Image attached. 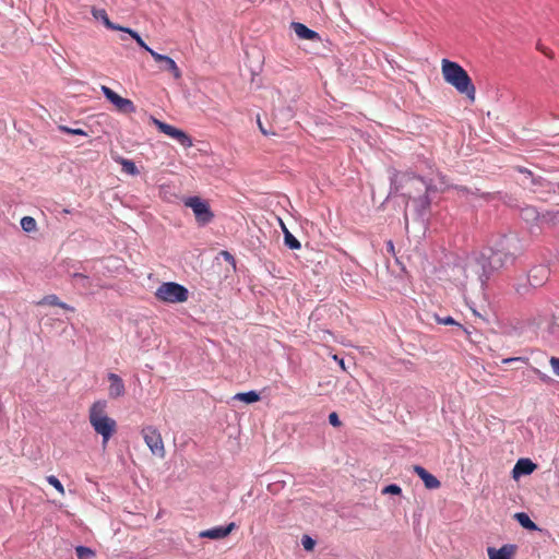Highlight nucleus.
Masks as SVG:
<instances>
[{
    "label": "nucleus",
    "mask_w": 559,
    "mask_h": 559,
    "mask_svg": "<svg viewBox=\"0 0 559 559\" xmlns=\"http://www.w3.org/2000/svg\"><path fill=\"white\" fill-rule=\"evenodd\" d=\"M47 481L56 490H58V492H60L62 496L64 495V488H63L62 484L60 483V480L56 476H53V475L47 476Z\"/></svg>",
    "instance_id": "26"
},
{
    "label": "nucleus",
    "mask_w": 559,
    "mask_h": 559,
    "mask_svg": "<svg viewBox=\"0 0 559 559\" xmlns=\"http://www.w3.org/2000/svg\"><path fill=\"white\" fill-rule=\"evenodd\" d=\"M280 224H281L282 231L285 235V230H288V228L286 227V225L283 223L282 219H280Z\"/></svg>",
    "instance_id": "43"
},
{
    "label": "nucleus",
    "mask_w": 559,
    "mask_h": 559,
    "mask_svg": "<svg viewBox=\"0 0 559 559\" xmlns=\"http://www.w3.org/2000/svg\"><path fill=\"white\" fill-rule=\"evenodd\" d=\"M185 205L187 207L192 209L195 219H197L198 224H200V225L209 224L214 217V214L211 211L207 202L201 200L198 197H192V198L187 199L185 201Z\"/></svg>",
    "instance_id": "5"
},
{
    "label": "nucleus",
    "mask_w": 559,
    "mask_h": 559,
    "mask_svg": "<svg viewBox=\"0 0 559 559\" xmlns=\"http://www.w3.org/2000/svg\"><path fill=\"white\" fill-rule=\"evenodd\" d=\"M136 44L139 45V47H141L142 49H144L145 51H147L150 53V50H153L151 47H148L146 45V43L142 39V37H140L138 40H135Z\"/></svg>",
    "instance_id": "37"
},
{
    "label": "nucleus",
    "mask_w": 559,
    "mask_h": 559,
    "mask_svg": "<svg viewBox=\"0 0 559 559\" xmlns=\"http://www.w3.org/2000/svg\"><path fill=\"white\" fill-rule=\"evenodd\" d=\"M537 49L539 51H542L545 56H547L548 58H552L554 57V53L550 49L544 47L543 45L538 44L537 45Z\"/></svg>",
    "instance_id": "36"
},
{
    "label": "nucleus",
    "mask_w": 559,
    "mask_h": 559,
    "mask_svg": "<svg viewBox=\"0 0 559 559\" xmlns=\"http://www.w3.org/2000/svg\"><path fill=\"white\" fill-rule=\"evenodd\" d=\"M75 552L79 559H90L95 557V551L88 547L78 546Z\"/></svg>",
    "instance_id": "25"
},
{
    "label": "nucleus",
    "mask_w": 559,
    "mask_h": 559,
    "mask_svg": "<svg viewBox=\"0 0 559 559\" xmlns=\"http://www.w3.org/2000/svg\"><path fill=\"white\" fill-rule=\"evenodd\" d=\"M414 472L420 477L424 481L426 488L428 489H438L441 486V483L432 474L427 472L424 467L419 465L414 466Z\"/></svg>",
    "instance_id": "14"
},
{
    "label": "nucleus",
    "mask_w": 559,
    "mask_h": 559,
    "mask_svg": "<svg viewBox=\"0 0 559 559\" xmlns=\"http://www.w3.org/2000/svg\"><path fill=\"white\" fill-rule=\"evenodd\" d=\"M88 420L95 432L102 436L103 445H106L117 431V423L107 415V402L105 400L95 401L91 405Z\"/></svg>",
    "instance_id": "2"
},
{
    "label": "nucleus",
    "mask_w": 559,
    "mask_h": 559,
    "mask_svg": "<svg viewBox=\"0 0 559 559\" xmlns=\"http://www.w3.org/2000/svg\"><path fill=\"white\" fill-rule=\"evenodd\" d=\"M235 400L251 404L260 400V395L255 391H249L243 393H237Z\"/></svg>",
    "instance_id": "20"
},
{
    "label": "nucleus",
    "mask_w": 559,
    "mask_h": 559,
    "mask_svg": "<svg viewBox=\"0 0 559 559\" xmlns=\"http://www.w3.org/2000/svg\"><path fill=\"white\" fill-rule=\"evenodd\" d=\"M487 100L491 103L510 104L515 100L514 94L506 87L490 86L487 88Z\"/></svg>",
    "instance_id": "7"
},
{
    "label": "nucleus",
    "mask_w": 559,
    "mask_h": 559,
    "mask_svg": "<svg viewBox=\"0 0 559 559\" xmlns=\"http://www.w3.org/2000/svg\"><path fill=\"white\" fill-rule=\"evenodd\" d=\"M275 109H276L275 107H272V116H274V117H275V114H274Z\"/></svg>",
    "instance_id": "46"
},
{
    "label": "nucleus",
    "mask_w": 559,
    "mask_h": 559,
    "mask_svg": "<svg viewBox=\"0 0 559 559\" xmlns=\"http://www.w3.org/2000/svg\"><path fill=\"white\" fill-rule=\"evenodd\" d=\"M142 436L153 454L164 457L165 447L160 433L153 426H147L142 429Z\"/></svg>",
    "instance_id": "6"
},
{
    "label": "nucleus",
    "mask_w": 559,
    "mask_h": 559,
    "mask_svg": "<svg viewBox=\"0 0 559 559\" xmlns=\"http://www.w3.org/2000/svg\"><path fill=\"white\" fill-rule=\"evenodd\" d=\"M59 130H61L62 132H66L68 134H75V135H86V132L83 131L82 129L80 128H69L67 126H63V124H60L59 127Z\"/></svg>",
    "instance_id": "27"
},
{
    "label": "nucleus",
    "mask_w": 559,
    "mask_h": 559,
    "mask_svg": "<svg viewBox=\"0 0 559 559\" xmlns=\"http://www.w3.org/2000/svg\"><path fill=\"white\" fill-rule=\"evenodd\" d=\"M383 493H392V495H400L402 492V489L400 486L392 484L383 488Z\"/></svg>",
    "instance_id": "28"
},
{
    "label": "nucleus",
    "mask_w": 559,
    "mask_h": 559,
    "mask_svg": "<svg viewBox=\"0 0 559 559\" xmlns=\"http://www.w3.org/2000/svg\"><path fill=\"white\" fill-rule=\"evenodd\" d=\"M155 297L164 302L180 304L186 302L189 298L188 289L175 282H166L158 286Z\"/></svg>",
    "instance_id": "3"
},
{
    "label": "nucleus",
    "mask_w": 559,
    "mask_h": 559,
    "mask_svg": "<svg viewBox=\"0 0 559 559\" xmlns=\"http://www.w3.org/2000/svg\"><path fill=\"white\" fill-rule=\"evenodd\" d=\"M386 250L388 252L394 254V243L392 240L386 241Z\"/></svg>",
    "instance_id": "38"
},
{
    "label": "nucleus",
    "mask_w": 559,
    "mask_h": 559,
    "mask_svg": "<svg viewBox=\"0 0 559 559\" xmlns=\"http://www.w3.org/2000/svg\"><path fill=\"white\" fill-rule=\"evenodd\" d=\"M413 185H418L420 186L419 190H424V195L418 198V202L420 203V205L424 207V209H427L430 204V201L428 199V195H427V191H428V187L426 186V183L421 180V179H413Z\"/></svg>",
    "instance_id": "21"
},
{
    "label": "nucleus",
    "mask_w": 559,
    "mask_h": 559,
    "mask_svg": "<svg viewBox=\"0 0 559 559\" xmlns=\"http://www.w3.org/2000/svg\"><path fill=\"white\" fill-rule=\"evenodd\" d=\"M150 55L157 63L160 64V69L171 72L175 78H180L181 72L174 59L166 55L158 53L155 50H150Z\"/></svg>",
    "instance_id": "8"
},
{
    "label": "nucleus",
    "mask_w": 559,
    "mask_h": 559,
    "mask_svg": "<svg viewBox=\"0 0 559 559\" xmlns=\"http://www.w3.org/2000/svg\"><path fill=\"white\" fill-rule=\"evenodd\" d=\"M222 254L227 259V260H233V255L227 252V251H223Z\"/></svg>",
    "instance_id": "42"
},
{
    "label": "nucleus",
    "mask_w": 559,
    "mask_h": 559,
    "mask_svg": "<svg viewBox=\"0 0 559 559\" xmlns=\"http://www.w3.org/2000/svg\"><path fill=\"white\" fill-rule=\"evenodd\" d=\"M329 423L333 426V427H340L342 425L340 418H338V415L333 412L329 415Z\"/></svg>",
    "instance_id": "33"
},
{
    "label": "nucleus",
    "mask_w": 559,
    "mask_h": 559,
    "mask_svg": "<svg viewBox=\"0 0 559 559\" xmlns=\"http://www.w3.org/2000/svg\"><path fill=\"white\" fill-rule=\"evenodd\" d=\"M118 31L128 34L134 40H138L141 37L136 31H134L130 27H127V26H121V29H118Z\"/></svg>",
    "instance_id": "29"
},
{
    "label": "nucleus",
    "mask_w": 559,
    "mask_h": 559,
    "mask_svg": "<svg viewBox=\"0 0 559 559\" xmlns=\"http://www.w3.org/2000/svg\"><path fill=\"white\" fill-rule=\"evenodd\" d=\"M284 243L292 250L300 249L301 245L289 230H285Z\"/></svg>",
    "instance_id": "23"
},
{
    "label": "nucleus",
    "mask_w": 559,
    "mask_h": 559,
    "mask_svg": "<svg viewBox=\"0 0 559 559\" xmlns=\"http://www.w3.org/2000/svg\"><path fill=\"white\" fill-rule=\"evenodd\" d=\"M108 381L110 382L108 388V395L111 399H118L126 393L123 380L117 373H109Z\"/></svg>",
    "instance_id": "11"
},
{
    "label": "nucleus",
    "mask_w": 559,
    "mask_h": 559,
    "mask_svg": "<svg viewBox=\"0 0 559 559\" xmlns=\"http://www.w3.org/2000/svg\"><path fill=\"white\" fill-rule=\"evenodd\" d=\"M37 305H49V306H57L68 311H74V308L69 306L68 304H64L60 301L57 295H47L41 300L37 302Z\"/></svg>",
    "instance_id": "18"
},
{
    "label": "nucleus",
    "mask_w": 559,
    "mask_h": 559,
    "mask_svg": "<svg viewBox=\"0 0 559 559\" xmlns=\"http://www.w3.org/2000/svg\"><path fill=\"white\" fill-rule=\"evenodd\" d=\"M235 528V523H229L227 526H217L210 530H205L199 533L201 538L209 539H223L228 536Z\"/></svg>",
    "instance_id": "9"
},
{
    "label": "nucleus",
    "mask_w": 559,
    "mask_h": 559,
    "mask_svg": "<svg viewBox=\"0 0 559 559\" xmlns=\"http://www.w3.org/2000/svg\"><path fill=\"white\" fill-rule=\"evenodd\" d=\"M151 121L154 126L164 134L176 140L181 146L189 148L193 145L192 139L181 129H178L171 124L160 121L154 117H151Z\"/></svg>",
    "instance_id": "4"
},
{
    "label": "nucleus",
    "mask_w": 559,
    "mask_h": 559,
    "mask_svg": "<svg viewBox=\"0 0 559 559\" xmlns=\"http://www.w3.org/2000/svg\"><path fill=\"white\" fill-rule=\"evenodd\" d=\"M514 360H523V358H521V357L507 358V359H503V362L508 364V362H511V361H514Z\"/></svg>",
    "instance_id": "41"
},
{
    "label": "nucleus",
    "mask_w": 559,
    "mask_h": 559,
    "mask_svg": "<svg viewBox=\"0 0 559 559\" xmlns=\"http://www.w3.org/2000/svg\"><path fill=\"white\" fill-rule=\"evenodd\" d=\"M91 12H92V15L96 20L100 21L105 25V27H107L108 29H111V31L121 29V25L116 24L109 20L106 10L97 9V8L93 7Z\"/></svg>",
    "instance_id": "16"
},
{
    "label": "nucleus",
    "mask_w": 559,
    "mask_h": 559,
    "mask_svg": "<svg viewBox=\"0 0 559 559\" xmlns=\"http://www.w3.org/2000/svg\"><path fill=\"white\" fill-rule=\"evenodd\" d=\"M549 331L551 334H559V324L557 323H554L550 328H549Z\"/></svg>",
    "instance_id": "39"
},
{
    "label": "nucleus",
    "mask_w": 559,
    "mask_h": 559,
    "mask_svg": "<svg viewBox=\"0 0 559 559\" xmlns=\"http://www.w3.org/2000/svg\"><path fill=\"white\" fill-rule=\"evenodd\" d=\"M119 163L122 166V170L126 171L127 174H130V175H136L138 174L136 166H135V164L132 160L126 159V158H120Z\"/></svg>",
    "instance_id": "24"
},
{
    "label": "nucleus",
    "mask_w": 559,
    "mask_h": 559,
    "mask_svg": "<svg viewBox=\"0 0 559 559\" xmlns=\"http://www.w3.org/2000/svg\"><path fill=\"white\" fill-rule=\"evenodd\" d=\"M302 546L306 550H312L314 547V540L309 536H304Z\"/></svg>",
    "instance_id": "32"
},
{
    "label": "nucleus",
    "mask_w": 559,
    "mask_h": 559,
    "mask_svg": "<svg viewBox=\"0 0 559 559\" xmlns=\"http://www.w3.org/2000/svg\"><path fill=\"white\" fill-rule=\"evenodd\" d=\"M515 519L524 528L530 531L537 530L536 524L530 519V516L526 513L519 512L515 514Z\"/></svg>",
    "instance_id": "19"
},
{
    "label": "nucleus",
    "mask_w": 559,
    "mask_h": 559,
    "mask_svg": "<svg viewBox=\"0 0 559 559\" xmlns=\"http://www.w3.org/2000/svg\"><path fill=\"white\" fill-rule=\"evenodd\" d=\"M537 49L539 51H542L545 56H547L548 58H552L554 57V53L550 49L544 47L543 45L538 44L537 45Z\"/></svg>",
    "instance_id": "35"
},
{
    "label": "nucleus",
    "mask_w": 559,
    "mask_h": 559,
    "mask_svg": "<svg viewBox=\"0 0 559 559\" xmlns=\"http://www.w3.org/2000/svg\"><path fill=\"white\" fill-rule=\"evenodd\" d=\"M73 278H75V280H81V281H84V282H86V281H87V276H85V275H83V274H81V273H74V274H73Z\"/></svg>",
    "instance_id": "40"
},
{
    "label": "nucleus",
    "mask_w": 559,
    "mask_h": 559,
    "mask_svg": "<svg viewBox=\"0 0 559 559\" xmlns=\"http://www.w3.org/2000/svg\"><path fill=\"white\" fill-rule=\"evenodd\" d=\"M548 269L543 265L535 266L530 270L527 281L531 286H542L548 278Z\"/></svg>",
    "instance_id": "10"
},
{
    "label": "nucleus",
    "mask_w": 559,
    "mask_h": 559,
    "mask_svg": "<svg viewBox=\"0 0 559 559\" xmlns=\"http://www.w3.org/2000/svg\"><path fill=\"white\" fill-rule=\"evenodd\" d=\"M441 72L443 80L453 86L461 95H464L468 102H475V85L467 71L457 62L449 59H442Z\"/></svg>",
    "instance_id": "1"
},
{
    "label": "nucleus",
    "mask_w": 559,
    "mask_h": 559,
    "mask_svg": "<svg viewBox=\"0 0 559 559\" xmlns=\"http://www.w3.org/2000/svg\"><path fill=\"white\" fill-rule=\"evenodd\" d=\"M102 92L111 105H133L132 100L119 96L116 92L105 85L102 86Z\"/></svg>",
    "instance_id": "17"
},
{
    "label": "nucleus",
    "mask_w": 559,
    "mask_h": 559,
    "mask_svg": "<svg viewBox=\"0 0 559 559\" xmlns=\"http://www.w3.org/2000/svg\"><path fill=\"white\" fill-rule=\"evenodd\" d=\"M340 366H342V368H344V361L343 359L340 360Z\"/></svg>",
    "instance_id": "45"
},
{
    "label": "nucleus",
    "mask_w": 559,
    "mask_h": 559,
    "mask_svg": "<svg viewBox=\"0 0 559 559\" xmlns=\"http://www.w3.org/2000/svg\"><path fill=\"white\" fill-rule=\"evenodd\" d=\"M290 27L300 39L320 40L318 32L309 28L307 25L299 22H292Z\"/></svg>",
    "instance_id": "12"
},
{
    "label": "nucleus",
    "mask_w": 559,
    "mask_h": 559,
    "mask_svg": "<svg viewBox=\"0 0 559 559\" xmlns=\"http://www.w3.org/2000/svg\"><path fill=\"white\" fill-rule=\"evenodd\" d=\"M21 227L26 233L35 231L37 228V223L34 217L32 216H24L21 219Z\"/></svg>",
    "instance_id": "22"
},
{
    "label": "nucleus",
    "mask_w": 559,
    "mask_h": 559,
    "mask_svg": "<svg viewBox=\"0 0 559 559\" xmlns=\"http://www.w3.org/2000/svg\"><path fill=\"white\" fill-rule=\"evenodd\" d=\"M536 467L537 465L530 459H520L513 468V475L514 477L518 475H530L536 469Z\"/></svg>",
    "instance_id": "15"
},
{
    "label": "nucleus",
    "mask_w": 559,
    "mask_h": 559,
    "mask_svg": "<svg viewBox=\"0 0 559 559\" xmlns=\"http://www.w3.org/2000/svg\"><path fill=\"white\" fill-rule=\"evenodd\" d=\"M258 126H259V129L261 130V132L265 135L267 134H276V130L273 129V128H270V129H266L264 127V124L262 123L261 119H260V116L258 115Z\"/></svg>",
    "instance_id": "30"
},
{
    "label": "nucleus",
    "mask_w": 559,
    "mask_h": 559,
    "mask_svg": "<svg viewBox=\"0 0 559 559\" xmlns=\"http://www.w3.org/2000/svg\"><path fill=\"white\" fill-rule=\"evenodd\" d=\"M514 552L515 546L513 545H503L499 549L493 547L487 549L489 559H513Z\"/></svg>",
    "instance_id": "13"
},
{
    "label": "nucleus",
    "mask_w": 559,
    "mask_h": 559,
    "mask_svg": "<svg viewBox=\"0 0 559 559\" xmlns=\"http://www.w3.org/2000/svg\"><path fill=\"white\" fill-rule=\"evenodd\" d=\"M117 108H118V110H120V111L127 112V111H128L127 109H128L129 107H122V106H119V107H117Z\"/></svg>",
    "instance_id": "44"
},
{
    "label": "nucleus",
    "mask_w": 559,
    "mask_h": 559,
    "mask_svg": "<svg viewBox=\"0 0 559 559\" xmlns=\"http://www.w3.org/2000/svg\"><path fill=\"white\" fill-rule=\"evenodd\" d=\"M549 364L552 368V371L556 376L559 377V358L558 357H551L549 360Z\"/></svg>",
    "instance_id": "34"
},
{
    "label": "nucleus",
    "mask_w": 559,
    "mask_h": 559,
    "mask_svg": "<svg viewBox=\"0 0 559 559\" xmlns=\"http://www.w3.org/2000/svg\"><path fill=\"white\" fill-rule=\"evenodd\" d=\"M437 321L438 323L440 324H444V325H453V324H456L459 325L460 328H462L461 324L456 323L455 320L452 318V317H445V318H439L437 317Z\"/></svg>",
    "instance_id": "31"
}]
</instances>
